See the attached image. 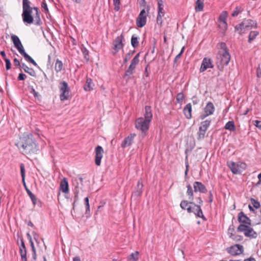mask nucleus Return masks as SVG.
Masks as SVG:
<instances>
[{
    "label": "nucleus",
    "instance_id": "f257e3e1",
    "mask_svg": "<svg viewBox=\"0 0 261 261\" xmlns=\"http://www.w3.org/2000/svg\"><path fill=\"white\" fill-rule=\"evenodd\" d=\"M19 144L23 154H37L39 151L38 144L32 134H24L20 137Z\"/></svg>",
    "mask_w": 261,
    "mask_h": 261
},
{
    "label": "nucleus",
    "instance_id": "f03ea898",
    "mask_svg": "<svg viewBox=\"0 0 261 261\" xmlns=\"http://www.w3.org/2000/svg\"><path fill=\"white\" fill-rule=\"evenodd\" d=\"M219 45L220 50L216 56V64L218 69L222 71L224 66L227 65L229 63L230 55L225 43L221 42L219 44Z\"/></svg>",
    "mask_w": 261,
    "mask_h": 261
},
{
    "label": "nucleus",
    "instance_id": "7ed1b4c3",
    "mask_svg": "<svg viewBox=\"0 0 261 261\" xmlns=\"http://www.w3.org/2000/svg\"><path fill=\"white\" fill-rule=\"evenodd\" d=\"M31 2L29 0H22V14L23 21L25 23L31 24L34 22V17L32 15L33 10H35V14L39 13V9L37 7H31Z\"/></svg>",
    "mask_w": 261,
    "mask_h": 261
},
{
    "label": "nucleus",
    "instance_id": "20e7f679",
    "mask_svg": "<svg viewBox=\"0 0 261 261\" xmlns=\"http://www.w3.org/2000/svg\"><path fill=\"white\" fill-rule=\"evenodd\" d=\"M180 206L182 210H187L188 213H193L197 217L201 218L204 221L206 220L201 208L199 206H196V204L193 201L190 200L189 202L187 200H182Z\"/></svg>",
    "mask_w": 261,
    "mask_h": 261
},
{
    "label": "nucleus",
    "instance_id": "39448f33",
    "mask_svg": "<svg viewBox=\"0 0 261 261\" xmlns=\"http://www.w3.org/2000/svg\"><path fill=\"white\" fill-rule=\"evenodd\" d=\"M256 24L251 19H244L241 23L235 27V30L239 34L244 33L246 31L249 30Z\"/></svg>",
    "mask_w": 261,
    "mask_h": 261
},
{
    "label": "nucleus",
    "instance_id": "423d86ee",
    "mask_svg": "<svg viewBox=\"0 0 261 261\" xmlns=\"http://www.w3.org/2000/svg\"><path fill=\"white\" fill-rule=\"evenodd\" d=\"M227 165L233 174H239L247 168V165L243 162L235 163L232 161L227 162Z\"/></svg>",
    "mask_w": 261,
    "mask_h": 261
},
{
    "label": "nucleus",
    "instance_id": "0eeeda50",
    "mask_svg": "<svg viewBox=\"0 0 261 261\" xmlns=\"http://www.w3.org/2000/svg\"><path fill=\"white\" fill-rule=\"evenodd\" d=\"M250 226L240 225L237 228V231L238 232H243L246 237L250 238H256L257 237V233Z\"/></svg>",
    "mask_w": 261,
    "mask_h": 261
},
{
    "label": "nucleus",
    "instance_id": "6e6552de",
    "mask_svg": "<svg viewBox=\"0 0 261 261\" xmlns=\"http://www.w3.org/2000/svg\"><path fill=\"white\" fill-rule=\"evenodd\" d=\"M17 50L19 51L20 54L24 57V59L27 62L31 63L35 66L38 67V64L34 61V60L33 59L32 57H31L29 55H28L25 53V50L23 48V46L22 44H21V42L18 37H17Z\"/></svg>",
    "mask_w": 261,
    "mask_h": 261
},
{
    "label": "nucleus",
    "instance_id": "1a4fd4ad",
    "mask_svg": "<svg viewBox=\"0 0 261 261\" xmlns=\"http://www.w3.org/2000/svg\"><path fill=\"white\" fill-rule=\"evenodd\" d=\"M149 124L150 123L144 119V118L140 117L136 120L135 126L137 129L145 133L148 130Z\"/></svg>",
    "mask_w": 261,
    "mask_h": 261
},
{
    "label": "nucleus",
    "instance_id": "9d476101",
    "mask_svg": "<svg viewBox=\"0 0 261 261\" xmlns=\"http://www.w3.org/2000/svg\"><path fill=\"white\" fill-rule=\"evenodd\" d=\"M227 252L232 256L239 255L244 251L243 246L240 244H235L226 248Z\"/></svg>",
    "mask_w": 261,
    "mask_h": 261
},
{
    "label": "nucleus",
    "instance_id": "9b49d317",
    "mask_svg": "<svg viewBox=\"0 0 261 261\" xmlns=\"http://www.w3.org/2000/svg\"><path fill=\"white\" fill-rule=\"evenodd\" d=\"M215 110V108L214 104L212 102H207L205 107L204 108V113L200 115V118L201 120H203L206 117L212 115Z\"/></svg>",
    "mask_w": 261,
    "mask_h": 261
},
{
    "label": "nucleus",
    "instance_id": "f8f14e48",
    "mask_svg": "<svg viewBox=\"0 0 261 261\" xmlns=\"http://www.w3.org/2000/svg\"><path fill=\"white\" fill-rule=\"evenodd\" d=\"M60 85V90L61 92L60 99L61 100H66L69 97V92L68 84L66 82L63 81L61 82Z\"/></svg>",
    "mask_w": 261,
    "mask_h": 261
},
{
    "label": "nucleus",
    "instance_id": "ddd939ff",
    "mask_svg": "<svg viewBox=\"0 0 261 261\" xmlns=\"http://www.w3.org/2000/svg\"><path fill=\"white\" fill-rule=\"evenodd\" d=\"M147 13L144 9H142L136 20V24L139 28H142L146 23Z\"/></svg>",
    "mask_w": 261,
    "mask_h": 261
},
{
    "label": "nucleus",
    "instance_id": "4468645a",
    "mask_svg": "<svg viewBox=\"0 0 261 261\" xmlns=\"http://www.w3.org/2000/svg\"><path fill=\"white\" fill-rule=\"evenodd\" d=\"M214 67V64L213 61L209 58H204L200 68V72H203L208 68H213Z\"/></svg>",
    "mask_w": 261,
    "mask_h": 261
},
{
    "label": "nucleus",
    "instance_id": "2eb2a0df",
    "mask_svg": "<svg viewBox=\"0 0 261 261\" xmlns=\"http://www.w3.org/2000/svg\"><path fill=\"white\" fill-rule=\"evenodd\" d=\"M124 40V37L122 34L117 37L114 41V49L115 50L114 54H116L120 49H122L124 44L122 42Z\"/></svg>",
    "mask_w": 261,
    "mask_h": 261
},
{
    "label": "nucleus",
    "instance_id": "dca6fc26",
    "mask_svg": "<svg viewBox=\"0 0 261 261\" xmlns=\"http://www.w3.org/2000/svg\"><path fill=\"white\" fill-rule=\"evenodd\" d=\"M95 163L97 166H100L101 164V160L103 157V149L101 146L98 145L95 148Z\"/></svg>",
    "mask_w": 261,
    "mask_h": 261
},
{
    "label": "nucleus",
    "instance_id": "f3484780",
    "mask_svg": "<svg viewBox=\"0 0 261 261\" xmlns=\"http://www.w3.org/2000/svg\"><path fill=\"white\" fill-rule=\"evenodd\" d=\"M238 221L241 223L240 225H251V220L243 212L239 213Z\"/></svg>",
    "mask_w": 261,
    "mask_h": 261
},
{
    "label": "nucleus",
    "instance_id": "a211bd4d",
    "mask_svg": "<svg viewBox=\"0 0 261 261\" xmlns=\"http://www.w3.org/2000/svg\"><path fill=\"white\" fill-rule=\"evenodd\" d=\"M17 67L20 68V70L22 69L25 72L29 73L32 76H36L35 71L31 68L29 67L25 64L23 63L21 64L19 61L17 60Z\"/></svg>",
    "mask_w": 261,
    "mask_h": 261
},
{
    "label": "nucleus",
    "instance_id": "6ab92c4d",
    "mask_svg": "<svg viewBox=\"0 0 261 261\" xmlns=\"http://www.w3.org/2000/svg\"><path fill=\"white\" fill-rule=\"evenodd\" d=\"M136 135L135 133L130 134L126 137L122 142L121 146L122 148H125L132 145L133 141Z\"/></svg>",
    "mask_w": 261,
    "mask_h": 261
},
{
    "label": "nucleus",
    "instance_id": "aec40b11",
    "mask_svg": "<svg viewBox=\"0 0 261 261\" xmlns=\"http://www.w3.org/2000/svg\"><path fill=\"white\" fill-rule=\"evenodd\" d=\"M194 192H199L202 193H205L207 192V189L205 186L201 182L195 181L193 184Z\"/></svg>",
    "mask_w": 261,
    "mask_h": 261
},
{
    "label": "nucleus",
    "instance_id": "412c9836",
    "mask_svg": "<svg viewBox=\"0 0 261 261\" xmlns=\"http://www.w3.org/2000/svg\"><path fill=\"white\" fill-rule=\"evenodd\" d=\"M143 181L141 179L138 180L135 189L133 192V195L137 197L140 196L143 192Z\"/></svg>",
    "mask_w": 261,
    "mask_h": 261
},
{
    "label": "nucleus",
    "instance_id": "4be33fe9",
    "mask_svg": "<svg viewBox=\"0 0 261 261\" xmlns=\"http://www.w3.org/2000/svg\"><path fill=\"white\" fill-rule=\"evenodd\" d=\"M60 189L63 193H68L69 192L68 183L66 178H64L61 181Z\"/></svg>",
    "mask_w": 261,
    "mask_h": 261
},
{
    "label": "nucleus",
    "instance_id": "5701e85b",
    "mask_svg": "<svg viewBox=\"0 0 261 261\" xmlns=\"http://www.w3.org/2000/svg\"><path fill=\"white\" fill-rule=\"evenodd\" d=\"M19 252L22 261H27V250L24 242L22 241L21 244L19 247Z\"/></svg>",
    "mask_w": 261,
    "mask_h": 261
},
{
    "label": "nucleus",
    "instance_id": "b1692460",
    "mask_svg": "<svg viewBox=\"0 0 261 261\" xmlns=\"http://www.w3.org/2000/svg\"><path fill=\"white\" fill-rule=\"evenodd\" d=\"M192 105L190 103H188L184 108L183 112L187 119H190L192 117Z\"/></svg>",
    "mask_w": 261,
    "mask_h": 261
},
{
    "label": "nucleus",
    "instance_id": "393cba45",
    "mask_svg": "<svg viewBox=\"0 0 261 261\" xmlns=\"http://www.w3.org/2000/svg\"><path fill=\"white\" fill-rule=\"evenodd\" d=\"M152 118V114L151 113V108L150 107H145V118L144 119L148 122H150Z\"/></svg>",
    "mask_w": 261,
    "mask_h": 261
},
{
    "label": "nucleus",
    "instance_id": "a878e982",
    "mask_svg": "<svg viewBox=\"0 0 261 261\" xmlns=\"http://www.w3.org/2000/svg\"><path fill=\"white\" fill-rule=\"evenodd\" d=\"M8 84L16 85V81H15V75L11 74L7 75L6 77V86H8Z\"/></svg>",
    "mask_w": 261,
    "mask_h": 261
},
{
    "label": "nucleus",
    "instance_id": "bb28decb",
    "mask_svg": "<svg viewBox=\"0 0 261 261\" xmlns=\"http://www.w3.org/2000/svg\"><path fill=\"white\" fill-rule=\"evenodd\" d=\"M224 128L230 131H235L236 126L234 122L233 121H229L227 122L224 126Z\"/></svg>",
    "mask_w": 261,
    "mask_h": 261
},
{
    "label": "nucleus",
    "instance_id": "cd10ccee",
    "mask_svg": "<svg viewBox=\"0 0 261 261\" xmlns=\"http://www.w3.org/2000/svg\"><path fill=\"white\" fill-rule=\"evenodd\" d=\"M204 0H197L196 5L195 7L196 12H199L203 10Z\"/></svg>",
    "mask_w": 261,
    "mask_h": 261
},
{
    "label": "nucleus",
    "instance_id": "c85d7f7f",
    "mask_svg": "<svg viewBox=\"0 0 261 261\" xmlns=\"http://www.w3.org/2000/svg\"><path fill=\"white\" fill-rule=\"evenodd\" d=\"M76 185L75 186L74 189V201L73 203V206H74L75 202L79 199V194L80 193V187L79 186L78 182H76Z\"/></svg>",
    "mask_w": 261,
    "mask_h": 261
},
{
    "label": "nucleus",
    "instance_id": "c756f323",
    "mask_svg": "<svg viewBox=\"0 0 261 261\" xmlns=\"http://www.w3.org/2000/svg\"><path fill=\"white\" fill-rule=\"evenodd\" d=\"M206 132V130L202 128L201 127H199V131L197 133V140H202L205 137V134Z\"/></svg>",
    "mask_w": 261,
    "mask_h": 261
},
{
    "label": "nucleus",
    "instance_id": "7c9ffc66",
    "mask_svg": "<svg viewBox=\"0 0 261 261\" xmlns=\"http://www.w3.org/2000/svg\"><path fill=\"white\" fill-rule=\"evenodd\" d=\"M62 68H63L62 62L61 61L59 60V59H57L56 63H55V71L57 72H59L62 70Z\"/></svg>",
    "mask_w": 261,
    "mask_h": 261
},
{
    "label": "nucleus",
    "instance_id": "2f4dec72",
    "mask_svg": "<svg viewBox=\"0 0 261 261\" xmlns=\"http://www.w3.org/2000/svg\"><path fill=\"white\" fill-rule=\"evenodd\" d=\"M187 194L189 196V199L191 201H193V191L191 186L189 184L187 186Z\"/></svg>",
    "mask_w": 261,
    "mask_h": 261
},
{
    "label": "nucleus",
    "instance_id": "473e14b6",
    "mask_svg": "<svg viewBox=\"0 0 261 261\" xmlns=\"http://www.w3.org/2000/svg\"><path fill=\"white\" fill-rule=\"evenodd\" d=\"M139 252L136 251L132 253L127 258L128 261H138L139 259Z\"/></svg>",
    "mask_w": 261,
    "mask_h": 261
},
{
    "label": "nucleus",
    "instance_id": "72a5a7b5",
    "mask_svg": "<svg viewBox=\"0 0 261 261\" xmlns=\"http://www.w3.org/2000/svg\"><path fill=\"white\" fill-rule=\"evenodd\" d=\"M92 80L90 78H87L85 85H84V89L86 91H90L93 89L91 86Z\"/></svg>",
    "mask_w": 261,
    "mask_h": 261
},
{
    "label": "nucleus",
    "instance_id": "f704fd0d",
    "mask_svg": "<svg viewBox=\"0 0 261 261\" xmlns=\"http://www.w3.org/2000/svg\"><path fill=\"white\" fill-rule=\"evenodd\" d=\"M138 37L133 35L131 38V44L134 48H136L139 45Z\"/></svg>",
    "mask_w": 261,
    "mask_h": 261
},
{
    "label": "nucleus",
    "instance_id": "c9c22d12",
    "mask_svg": "<svg viewBox=\"0 0 261 261\" xmlns=\"http://www.w3.org/2000/svg\"><path fill=\"white\" fill-rule=\"evenodd\" d=\"M211 123V120H206L201 122L200 126L199 127L207 130L208 127L210 125Z\"/></svg>",
    "mask_w": 261,
    "mask_h": 261
},
{
    "label": "nucleus",
    "instance_id": "e433bc0d",
    "mask_svg": "<svg viewBox=\"0 0 261 261\" xmlns=\"http://www.w3.org/2000/svg\"><path fill=\"white\" fill-rule=\"evenodd\" d=\"M258 35V32L257 31H251L248 37V42L251 43Z\"/></svg>",
    "mask_w": 261,
    "mask_h": 261
},
{
    "label": "nucleus",
    "instance_id": "4c0bfd02",
    "mask_svg": "<svg viewBox=\"0 0 261 261\" xmlns=\"http://www.w3.org/2000/svg\"><path fill=\"white\" fill-rule=\"evenodd\" d=\"M20 173L21 175L22 178V181L23 182V185L25 187H26L25 183L24 181L25 179V167L23 164H21L20 165Z\"/></svg>",
    "mask_w": 261,
    "mask_h": 261
},
{
    "label": "nucleus",
    "instance_id": "58836bf2",
    "mask_svg": "<svg viewBox=\"0 0 261 261\" xmlns=\"http://www.w3.org/2000/svg\"><path fill=\"white\" fill-rule=\"evenodd\" d=\"M34 21H35V24L36 25H40L42 24V22L40 18V13L35 14Z\"/></svg>",
    "mask_w": 261,
    "mask_h": 261
},
{
    "label": "nucleus",
    "instance_id": "ea45409f",
    "mask_svg": "<svg viewBox=\"0 0 261 261\" xmlns=\"http://www.w3.org/2000/svg\"><path fill=\"white\" fill-rule=\"evenodd\" d=\"M136 67L130 64L128 69L126 70L125 73V75L127 76H129L133 73V71L135 69Z\"/></svg>",
    "mask_w": 261,
    "mask_h": 261
},
{
    "label": "nucleus",
    "instance_id": "a19ab883",
    "mask_svg": "<svg viewBox=\"0 0 261 261\" xmlns=\"http://www.w3.org/2000/svg\"><path fill=\"white\" fill-rule=\"evenodd\" d=\"M158 14H164V5L162 0H159L158 1Z\"/></svg>",
    "mask_w": 261,
    "mask_h": 261
},
{
    "label": "nucleus",
    "instance_id": "79ce46f5",
    "mask_svg": "<svg viewBox=\"0 0 261 261\" xmlns=\"http://www.w3.org/2000/svg\"><path fill=\"white\" fill-rule=\"evenodd\" d=\"M28 194L31 198L33 204L36 205L37 204L38 199L36 197V196L31 192L29 190H27Z\"/></svg>",
    "mask_w": 261,
    "mask_h": 261
},
{
    "label": "nucleus",
    "instance_id": "37998d69",
    "mask_svg": "<svg viewBox=\"0 0 261 261\" xmlns=\"http://www.w3.org/2000/svg\"><path fill=\"white\" fill-rule=\"evenodd\" d=\"M140 53H138L131 61L130 64L136 67L139 62Z\"/></svg>",
    "mask_w": 261,
    "mask_h": 261
},
{
    "label": "nucleus",
    "instance_id": "c03bdc74",
    "mask_svg": "<svg viewBox=\"0 0 261 261\" xmlns=\"http://www.w3.org/2000/svg\"><path fill=\"white\" fill-rule=\"evenodd\" d=\"M243 10V9L241 7H236L232 13V16L233 17H236L238 16L241 12H242Z\"/></svg>",
    "mask_w": 261,
    "mask_h": 261
},
{
    "label": "nucleus",
    "instance_id": "a18cd8bd",
    "mask_svg": "<svg viewBox=\"0 0 261 261\" xmlns=\"http://www.w3.org/2000/svg\"><path fill=\"white\" fill-rule=\"evenodd\" d=\"M250 201H251V203L252 205H253V207H254L255 208H258L259 207H260V203L257 200H255V199H254L253 198H251L250 199Z\"/></svg>",
    "mask_w": 261,
    "mask_h": 261
},
{
    "label": "nucleus",
    "instance_id": "49530a36",
    "mask_svg": "<svg viewBox=\"0 0 261 261\" xmlns=\"http://www.w3.org/2000/svg\"><path fill=\"white\" fill-rule=\"evenodd\" d=\"M219 25V28L222 29L223 32H224L227 28V24L226 21H220Z\"/></svg>",
    "mask_w": 261,
    "mask_h": 261
},
{
    "label": "nucleus",
    "instance_id": "de8ad7c7",
    "mask_svg": "<svg viewBox=\"0 0 261 261\" xmlns=\"http://www.w3.org/2000/svg\"><path fill=\"white\" fill-rule=\"evenodd\" d=\"M184 98H185L184 95L182 92L178 93L176 96V100L177 102H178V103L182 102Z\"/></svg>",
    "mask_w": 261,
    "mask_h": 261
},
{
    "label": "nucleus",
    "instance_id": "09e8293b",
    "mask_svg": "<svg viewBox=\"0 0 261 261\" xmlns=\"http://www.w3.org/2000/svg\"><path fill=\"white\" fill-rule=\"evenodd\" d=\"M234 231V226L233 225H231L228 228V234L229 236V238H232L234 236L233 232Z\"/></svg>",
    "mask_w": 261,
    "mask_h": 261
},
{
    "label": "nucleus",
    "instance_id": "8fccbe9b",
    "mask_svg": "<svg viewBox=\"0 0 261 261\" xmlns=\"http://www.w3.org/2000/svg\"><path fill=\"white\" fill-rule=\"evenodd\" d=\"M113 3L114 5V10L116 11H118L120 9V0H113Z\"/></svg>",
    "mask_w": 261,
    "mask_h": 261
},
{
    "label": "nucleus",
    "instance_id": "3c124183",
    "mask_svg": "<svg viewBox=\"0 0 261 261\" xmlns=\"http://www.w3.org/2000/svg\"><path fill=\"white\" fill-rule=\"evenodd\" d=\"M82 51L83 53V54L84 55L85 59L87 60H89V51L85 47H83L82 48Z\"/></svg>",
    "mask_w": 261,
    "mask_h": 261
},
{
    "label": "nucleus",
    "instance_id": "603ef678",
    "mask_svg": "<svg viewBox=\"0 0 261 261\" xmlns=\"http://www.w3.org/2000/svg\"><path fill=\"white\" fill-rule=\"evenodd\" d=\"M164 14H158L156 18V21L158 24L160 25L162 24V17H163Z\"/></svg>",
    "mask_w": 261,
    "mask_h": 261
},
{
    "label": "nucleus",
    "instance_id": "864d4df0",
    "mask_svg": "<svg viewBox=\"0 0 261 261\" xmlns=\"http://www.w3.org/2000/svg\"><path fill=\"white\" fill-rule=\"evenodd\" d=\"M231 238L236 242H239V241H242L243 239V237L242 236H240V235H236V236L234 235V236Z\"/></svg>",
    "mask_w": 261,
    "mask_h": 261
},
{
    "label": "nucleus",
    "instance_id": "5fc2aeb1",
    "mask_svg": "<svg viewBox=\"0 0 261 261\" xmlns=\"http://www.w3.org/2000/svg\"><path fill=\"white\" fill-rule=\"evenodd\" d=\"M226 12H223L219 17V22L220 21H226Z\"/></svg>",
    "mask_w": 261,
    "mask_h": 261
},
{
    "label": "nucleus",
    "instance_id": "6e6d98bb",
    "mask_svg": "<svg viewBox=\"0 0 261 261\" xmlns=\"http://www.w3.org/2000/svg\"><path fill=\"white\" fill-rule=\"evenodd\" d=\"M6 62V68L7 70H9L11 67V63L10 62V60L8 59H5V60Z\"/></svg>",
    "mask_w": 261,
    "mask_h": 261
},
{
    "label": "nucleus",
    "instance_id": "4d7b16f0",
    "mask_svg": "<svg viewBox=\"0 0 261 261\" xmlns=\"http://www.w3.org/2000/svg\"><path fill=\"white\" fill-rule=\"evenodd\" d=\"M27 75L23 73H20L19 74L18 76L17 77V80L19 81L24 80L26 79Z\"/></svg>",
    "mask_w": 261,
    "mask_h": 261
},
{
    "label": "nucleus",
    "instance_id": "13d9d810",
    "mask_svg": "<svg viewBox=\"0 0 261 261\" xmlns=\"http://www.w3.org/2000/svg\"><path fill=\"white\" fill-rule=\"evenodd\" d=\"M31 245H32V251H33L32 257L34 260H36V250H35V247H34L33 243H32Z\"/></svg>",
    "mask_w": 261,
    "mask_h": 261
},
{
    "label": "nucleus",
    "instance_id": "bf43d9fd",
    "mask_svg": "<svg viewBox=\"0 0 261 261\" xmlns=\"http://www.w3.org/2000/svg\"><path fill=\"white\" fill-rule=\"evenodd\" d=\"M11 38L14 44V49H16V35H12Z\"/></svg>",
    "mask_w": 261,
    "mask_h": 261
},
{
    "label": "nucleus",
    "instance_id": "052dcab7",
    "mask_svg": "<svg viewBox=\"0 0 261 261\" xmlns=\"http://www.w3.org/2000/svg\"><path fill=\"white\" fill-rule=\"evenodd\" d=\"M197 199L198 200V203L196 204V206H199L201 208V206L203 204V201L200 197H198Z\"/></svg>",
    "mask_w": 261,
    "mask_h": 261
},
{
    "label": "nucleus",
    "instance_id": "680f3d73",
    "mask_svg": "<svg viewBox=\"0 0 261 261\" xmlns=\"http://www.w3.org/2000/svg\"><path fill=\"white\" fill-rule=\"evenodd\" d=\"M254 124L256 127H258L261 130V121L255 120Z\"/></svg>",
    "mask_w": 261,
    "mask_h": 261
},
{
    "label": "nucleus",
    "instance_id": "e2e57ef3",
    "mask_svg": "<svg viewBox=\"0 0 261 261\" xmlns=\"http://www.w3.org/2000/svg\"><path fill=\"white\" fill-rule=\"evenodd\" d=\"M141 7H145L146 5L145 0H138Z\"/></svg>",
    "mask_w": 261,
    "mask_h": 261
},
{
    "label": "nucleus",
    "instance_id": "0e129e2a",
    "mask_svg": "<svg viewBox=\"0 0 261 261\" xmlns=\"http://www.w3.org/2000/svg\"><path fill=\"white\" fill-rule=\"evenodd\" d=\"M257 76L258 77H261V67L260 65L257 69Z\"/></svg>",
    "mask_w": 261,
    "mask_h": 261
},
{
    "label": "nucleus",
    "instance_id": "69168bd1",
    "mask_svg": "<svg viewBox=\"0 0 261 261\" xmlns=\"http://www.w3.org/2000/svg\"><path fill=\"white\" fill-rule=\"evenodd\" d=\"M42 7L45 10V11L47 12L48 11L47 5L45 2H43L42 3Z\"/></svg>",
    "mask_w": 261,
    "mask_h": 261
},
{
    "label": "nucleus",
    "instance_id": "338daca9",
    "mask_svg": "<svg viewBox=\"0 0 261 261\" xmlns=\"http://www.w3.org/2000/svg\"><path fill=\"white\" fill-rule=\"evenodd\" d=\"M86 214L90 215V205H86Z\"/></svg>",
    "mask_w": 261,
    "mask_h": 261
},
{
    "label": "nucleus",
    "instance_id": "774afa93",
    "mask_svg": "<svg viewBox=\"0 0 261 261\" xmlns=\"http://www.w3.org/2000/svg\"><path fill=\"white\" fill-rule=\"evenodd\" d=\"M257 177L259 180L256 184L257 186L261 184V172L258 175Z\"/></svg>",
    "mask_w": 261,
    "mask_h": 261
}]
</instances>
